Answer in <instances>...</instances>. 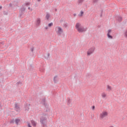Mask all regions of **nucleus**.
<instances>
[{
  "instance_id": "1",
  "label": "nucleus",
  "mask_w": 127,
  "mask_h": 127,
  "mask_svg": "<svg viewBox=\"0 0 127 127\" xmlns=\"http://www.w3.org/2000/svg\"><path fill=\"white\" fill-rule=\"evenodd\" d=\"M75 28L78 31V32H84L86 31V29L83 27V26L81 25L80 23H77L75 25Z\"/></svg>"
},
{
  "instance_id": "2",
  "label": "nucleus",
  "mask_w": 127,
  "mask_h": 127,
  "mask_svg": "<svg viewBox=\"0 0 127 127\" xmlns=\"http://www.w3.org/2000/svg\"><path fill=\"white\" fill-rule=\"evenodd\" d=\"M40 123L42 125V127H47V117L42 116L40 118Z\"/></svg>"
},
{
  "instance_id": "3",
  "label": "nucleus",
  "mask_w": 127,
  "mask_h": 127,
  "mask_svg": "<svg viewBox=\"0 0 127 127\" xmlns=\"http://www.w3.org/2000/svg\"><path fill=\"white\" fill-rule=\"evenodd\" d=\"M109 116V113L108 112L103 111L102 113H101L99 115V119L102 120H104L105 118H107Z\"/></svg>"
},
{
  "instance_id": "4",
  "label": "nucleus",
  "mask_w": 127,
  "mask_h": 127,
  "mask_svg": "<svg viewBox=\"0 0 127 127\" xmlns=\"http://www.w3.org/2000/svg\"><path fill=\"white\" fill-rule=\"evenodd\" d=\"M26 9V8H25V7H23V5H22V7H21L20 9V14H19V16L20 17H21V16H22L23 15V14H24V12H25V10Z\"/></svg>"
},
{
  "instance_id": "5",
  "label": "nucleus",
  "mask_w": 127,
  "mask_h": 127,
  "mask_svg": "<svg viewBox=\"0 0 127 127\" xmlns=\"http://www.w3.org/2000/svg\"><path fill=\"white\" fill-rule=\"evenodd\" d=\"M95 49H96L95 47H92L90 48L87 52V55L89 56V55H91V54H93V53H94V51H95Z\"/></svg>"
},
{
  "instance_id": "6",
  "label": "nucleus",
  "mask_w": 127,
  "mask_h": 127,
  "mask_svg": "<svg viewBox=\"0 0 127 127\" xmlns=\"http://www.w3.org/2000/svg\"><path fill=\"white\" fill-rule=\"evenodd\" d=\"M14 109H15V111L16 112H20V107L19 106V105L18 104H17V103H15L14 104Z\"/></svg>"
},
{
  "instance_id": "7",
  "label": "nucleus",
  "mask_w": 127,
  "mask_h": 127,
  "mask_svg": "<svg viewBox=\"0 0 127 127\" xmlns=\"http://www.w3.org/2000/svg\"><path fill=\"white\" fill-rule=\"evenodd\" d=\"M111 33H112V30L109 29L108 30L107 37L109 39H113V36L111 35Z\"/></svg>"
},
{
  "instance_id": "8",
  "label": "nucleus",
  "mask_w": 127,
  "mask_h": 127,
  "mask_svg": "<svg viewBox=\"0 0 127 127\" xmlns=\"http://www.w3.org/2000/svg\"><path fill=\"white\" fill-rule=\"evenodd\" d=\"M58 35H61L63 33V30H62V28L61 27H58V31L57 32Z\"/></svg>"
},
{
  "instance_id": "9",
  "label": "nucleus",
  "mask_w": 127,
  "mask_h": 127,
  "mask_svg": "<svg viewBox=\"0 0 127 127\" xmlns=\"http://www.w3.org/2000/svg\"><path fill=\"white\" fill-rule=\"evenodd\" d=\"M46 101V99L45 98H44L42 100V103H43V104H44V105H45V107L47 108H48V105H47V104L45 103Z\"/></svg>"
},
{
  "instance_id": "10",
  "label": "nucleus",
  "mask_w": 127,
  "mask_h": 127,
  "mask_svg": "<svg viewBox=\"0 0 127 127\" xmlns=\"http://www.w3.org/2000/svg\"><path fill=\"white\" fill-rule=\"evenodd\" d=\"M40 22H41V20H40V18H38L37 20V22L36 24V26H38L40 25Z\"/></svg>"
},
{
  "instance_id": "11",
  "label": "nucleus",
  "mask_w": 127,
  "mask_h": 127,
  "mask_svg": "<svg viewBox=\"0 0 127 127\" xmlns=\"http://www.w3.org/2000/svg\"><path fill=\"white\" fill-rule=\"evenodd\" d=\"M15 123L16 125L18 126L19 124L20 123V119H16L15 120Z\"/></svg>"
},
{
  "instance_id": "12",
  "label": "nucleus",
  "mask_w": 127,
  "mask_h": 127,
  "mask_svg": "<svg viewBox=\"0 0 127 127\" xmlns=\"http://www.w3.org/2000/svg\"><path fill=\"white\" fill-rule=\"evenodd\" d=\"M116 19L119 21V22H121L123 19V18L121 16H118L116 18Z\"/></svg>"
},
{
  "instance_id": "13",
  "label": "nucleus",
  "mask_w": 127,
  "mask_h": 127,
  "mask_svg": "<svg viewBox=\"0 0 127 127\" xmlns=\"http://www.w3.org/2000/svg\"><path fill=\"white\" fill-rule=\"evenodd\" d=\"M57 81H58V76H55L54 77V83H57Z\"/></svg>"
},
{
  "instance_id": "14",
  "label": "nucleus",
  "mask_w": 127,
  "mask_h": 127,
  "mask_svg": "<svg viewBox=\"0 0 127 127\" xmlns=\"http://www.w3.org/2000/svg\"><path fill=\"white\" fill-rule=\"evenodd\" d=\"M50 17V15L49 13H47L46 15V18L47 20H49V18Z\"/></svg>"
},
{
  "instance_id": "15",
  "label": "nucleus",
  "mask_w": 127,
  "mask_h": 127,
  "mask_svg": "<svg viewBox=\"0 0 127 127\" xmlns=\"http://www.w3.org/2000/svg\"><path fill=\"white\" fill-rule=\"evenodd\" d=\"M31 124L33 127H36V123L33 120L31 121Z\"/></svg>"
},
{
  "instance_id": "16",
  "label": "nucleus",
  "mask_w": 127,
  "mask_h": 127,
  "mask_svg": "<svg viewBox=\"0 0 127 127\" xmlns=\"http://www.w3.org/2000/svg\"><path fill=\"white\" fill-rule=\"evenodd\" d=\"M49 56H50V54L47 53V54H46V56H45V58L46 59H48L49 58Z\"/></svg>"
},
{
  "instance_id": "17",
  "label": "nucleus",
  "mask_w": 127,
  "mask_h": 127,
  "mask_svg": "<svg viewBox=\"0 0 127 127\" xmlns=\"http://www.w3.org/2000/svg\"><path fill=\"white\" fill-rule=\"evenodd\" d=\"M84 1V0H78L77 3L78 4H82V3Z\"/></svg>"
},
{
  "instance_id": "18",
  "label": "nucleus",
  "mask_w": 127,
  "mask_h": 127,
  "mask_svg": "<svg viewBox=\"0 0 127 127\" xmlns=\"http://www.w3.org/2000/svg\"><path fill=\"white\" fill-rule=\"evenodd\" d=\"M25 111H26V112H28L29 111V107H28V105H26L25 106Z\"/></svg>"
},
{
  "instance_id": "19",
  "label": "nucleus",
  "mask_w": 127,
  "mask_h": 127,
  "mask_svg": "<svg viewBox=\"0 0 127 127\" xmlns=\"http://www.w3.org/2000/svg\"><path fill=\"white\" fill-rule=\"evenodd\" d=\"M107 90L109 91H112V87L110 86V85H107Z\"/></svg>"
},
{
  "instance_id": "20",
  "label": "nucleus",
  "mask_w": 127,
  "mask_h": 127,
  "mask_svg": "<svg viewBox=\"0 0 127 127\" xmlns=\"http://www.w3.org/2000/svg\"><path fill=\"white\" fill-rule=\"evenodd\" d=\"M102 97L104 99V98H106L107 97V95L105 94V93H102Z\"/></svg>"
},
{
  "instance_id": "21",
  "label": "nucleus",
  "mask_w": 127,
  "mask_h": 127,
  "mask_svg": "<svg viewBox=\"0 0 127 127\" xmlns=\"http://www.w3.org/2000/svg\"><path fill=\"white\" fill-rule=\"evenodd\" d=\"M83 14H84V12L83 11H81L80 14H79L78 15L79 16H83Z\"/></svg>"
},
{
  "instance_id": "22",
  "label": "nucleus",
  "mask_w": 127,
  "mask_h": 127,
  "mask_svg": "<svg viewBox=\"0 0 127 127\" xmlns=\"http://www.w3.org/2000/svg\"><path fill=\"white\" fill-rule=\"evenodd\" d=\"M15 121L14 119H12L10 121V124H14Z\"/></svg>"
},
{
  "instance_id": "23",
  "label": "nucleus",
  "mask_w": 127,
  "mask_h": 127,
  "mask_svg": "<svg viewBox=\"0 0 127 127\" xmlns=\"http://www.w3.org/2000/svg\"><path fill=\"white\" fill-rule=\"evenodd\" d=\"M53 26V23L52 22L48 24L49 27H51V26Z\"/></svg>"
},
{
  "instance_id": "24",
  "label": "nucleus",
  "mask_w": 127,
  "mask_h": 127,
  "mask_svg": "<svg viewBox=\"0 0 127 127\" xmlns=\"http://www.w3.org/2000/svg\"><path fill=\"white\" fill-rule=\"evenodd\" d=\"M70 104H71V99H68L67 100V105H70Z\"/></svg>"
},
{
  "instance_id": "25",
  "label": "nucleus",
  "mask_w": 127,
  "mask_h": 127,
  "mask_svg": "<svg viewBox=\"0 0 127 127\" xmlns=\"http://www.w3.org/2000/svg\"><path fill=\"white\" fill-rule=\"evenodd\" d=\"M124 36H125V37H127V30H126L125 33H124Z\"/></svg>"
},
{
  "instance_id": "26",
  "label": "nucleus",
  "mask_w": 127,
  "mask_h": 127,
  "mask_svg": "<svg viewBox=\"0 0 127 127\" xmlns=\"http://www.w3.org/2000/svg\"><path fill=\"white\" fill-rule=\"evenodd\" d=\"M2 45H4V42H0V46H2Z\"/></svg>"
},
{
  "instance_id": "27",
  "label": "nucleus",
  "mask_w": 127,
  "mask_h": 127,
  "mask_svg": "<svg viewBox=\"0 0 127 127\" xmlns=\"http://www.w3.org/2000/svg\"><path fill=\"white\" fill-rule=\"evenodd\" d=\"M93 1L94 3H96V2H98V1H99V0H93Z\"/></svg>"
},
{
  "instance_id": "28",
  "label": "nucleus",
  "mask_w": 127,
  "mask_h": 127,
  "mask_svg": "<svg viewBox=\"0 0 127 127\" xmlns=\"http://www.w3.org/2000/svg\"><path fill=\"white\" fill-rule=\"evenodd\" d=\"M103 10H101V14H100V17H102L103 16Z\"/></svg>"
},
{
  "instance_id": "29",
  "label": "nucleus",
  "mask_w": 127,
  "mask_h": 127,
  "mask_svg": "<svg viewBox=\"0 0 127 127\" xmlns=\"http://www.w3.org/2000/svg\"><path fill=\"white\" fill-rule=\"evenodd\" d=\"M34 50V48H31V52H33Z\"/></svg>"
},
{
  "instance_id": "30",
  "label": "nucleus",
  "mask_w": 127,
  "mask_h": 127,
  "mask_svg": "<svg viewBox=\"0 0 127 127\" xmlns=\"http://www.w3.org/2000/svg\"><path fill=\"white\" fill-rule=\"evenodd\" d=\"M25 4V5H29V4H30V2H27Z\"/></svg>"
},
{
  "instance_id": "31",
  "label": "nucleus",
  "mask_w": 127,
  "mask_h": 127,
  "mask_svg": "<svg viewBox=\"0 0 127 127\" xmlns=\"http://www.w3.org/2000/svg\"><path fill=\"white\" fill-rule=\"evenodd\" d=\"M17 85H19L20 84H22V82H20V81H18L17 83Z\"/></svg>"
},
{
  "instance_id": "32",
  "label": "nucleus",
  "mask_w": 127,
  "mask_h": 127,
  "mask_svg": "<svg viewBox=\"0 0 127 127\" xmlns=\"http://www.w3.org/2000/svg\"><path fill=\"white\" fill-rule=\"evenodd\" d=\"M48 114H45V113H43V116H44V117H45V116H47Z\"/></svg>"
},
{
  "instance_id": "33",
  "label": "nucleus",
  "mask_w": 127,
  "mask_h": 127,
  "mask_svg": "<svg viewBox=\"0 0 127 127\" xmlns=\"http://www.w3.org/2000/svg\"><path fill=\"white\" fill-rule=\"evenodd\" d=\"M45 112H49V109H47L45 110Z\"/></svg>"
},
{
  "instance_id": "34",
  "label": "nucleus",
  "mask_w": 127,
  "mask_h": 127,
  "mask_svg": "<svg viewBox=\"0 0 127 127\" xmlns=\"http://www.w3.org/2000/svg\"><path fill=\"white\" fill-rule=\"evenodd\" d=\"M28 127H31V126H30V124H29V123H28Z\"/></svg>"
},
{
  "instance_id": "35",
  "label": "nucleus",
  "mask_w": 127,
  "mask_h": 127,
  "mask_svg": "<svg viewBox=\"0 0 127 127\" xmlns=\"http://www.w3.org/2000/svg\"><path fill=\"white\" fill-rule=\"evenodd\" d=\"M95 106H92V110L94 111V110H95Z\"/></svg>"
},
{
  "instance_id": "36",
  "label": "nucleus",
  "mask_w": 127,
  "mask_h": 127,
  "mask_svg": "<svg viewBox=\"0 0 127 127\" xmlns=\"http://www.w3.org/2000/svg\"><path fill=\"white\" fill-rule=\"evenodd\" d=\"M9 6H10L11 7V6H12V4H11V3H10L9 4Z\"/></svg>"
},
{
  "instance_id": "37",
  "label": "nucleus",
  "mask_w": 127,
  "mask_h": 127,
  "mask_svg": "<svg viewBox=\"0 0 127 127\" xmlns=\"http://www.w3.org/2000/svg\"><path fill=\"white\" fill-rule=\"evenodd\" d=\"M64 26L65 27H67V26H68V25L66 24H64Z\"/></svg>"
},
{
  "instance_id": "38",
  "label": "nucleus",
  "mask_w": 127,
  "mask_h": 127,
  "mask_svg": "<svg viewBox=\"0 0 127 127\" xmlns=\"http://www.w3.org/2000/svg\"><path fill=\"white\" fill-rule=\"evenodd\" d=\"M90 77H91V75L90 74H88L87 75V78H90Z\"/></svg>"
},
{
  "instance_id": "39",
  "label": "nucleus",
  "mask_w": 127,
  "mask_h": 127,
  "mask_svg": "<svg viewBox=\"0 0 127 127\" xmlns=\"http://www.w3.org/2000/svg\"><path fill=\"white\" fill-rule=\"evenodd\" d=\"M45 29H48V27H46L45 28Z\"/></svg>"
},
{
  "instance_id": "40",
  "label": "nucleus",
  "mask_w": 127,
  "mask_h": 127,
  "mask_svg": "<svg viewBox=\"0 0 127 127\" xmlns=\"http://www.w3.org/2000/svg\"><path fill=\"white\" fill-rule=\"evenodd\" d=\"M2 8V7L1 6H0V9H1Z\"/></svg>"
},
{
  "instance_id": "41",
  "label": "nucleus",
  "mask_w": 127,
  "mask_h": 127,
  "mask_svg": "<svg viewBox=\"0 0 127 127\" xmlns=\"http://www.w3.org/2000/svg\"><path fill=\"white\" fill-rule=\"evenodd\" d=\"M0 107H1V102H0Z\"/></svg>"
},
{
  "instance_id": "42",
  "label": "nucleus",
  "mask_w": 127,
  "mask_h": 127,
  "mask_svg": "<svg viewBox=\"0 0 127 127\" xmlns=\"http://www.w3.org/2000/svg\"><path fill=\"white\" fill-rule=\"evenodd\" d=\"M73 15H74V16H76V14H74Z\"/></svg>"
},
{
  "instance_id": "43",
  "label": "nucleus",
  "mask_w": 127,
  "mask_h": 127,
  "mask_svg": "<svg viewBox=\"0 0 127 127\" xmlns=\"http://www.w3.org/2000/svg\"><path fill=\"white\" fill-rule=\"evenodd\" d=\"M28 9H30V7H28Z\"/></svg>"
},
{
  "instance_id": "44",
  "label": "nucleus",
  "mask_w": 127,
  "mask_h": 127,
  "mask_svg": "<svg viewBox=\"0 0 127 127\" xmlns=\"http://www.w3.org/2000/svg\"><path fill=\"white\" fill-rule=\"evenodd\" d=\"M4 14H5L6 15H7V13H5Z\"/></svg>"
},
{
  "instance_id": "45",
  "label": "nucleus",
  "mask_w": 127,
  "mask_h": 127,
  "mask_svg": "<svg viewBox=\"0 0 127 127\" xmlns=\"http://www.w3.org/2000/svg\"><path fill=\"white\" fill-rule=\"evenodd\" d=\"M55 11H57V9H55Z\"/></svg>"
},
{
  "instance_id": "46",
  "label": "nucleus",
  "mask_w": 127,
  "mask_h": 127,
  "mask_svg": "<svg viewBox=\"0 0 127 127\" xmlns=\"http://www.w3.org/2000/svg\"><path fill=\"white\" fill-rule=\"evenodd\" d=\"M41 0H38V1H40Z\"/></svg>"
},
{
  "instance_id": "47",
  "label": "nucleus",
  "mask_w": 127,
  "mask_h": 127,
  "mask_svg": "<svg viewBox=\"0 0 127 127\" xmlns=\"http://www.w3.org/2000/svg\"><path fill=\"white\" fill-rule=\"evenodd\" d=\"M2 47H3V48L4 47H3V46H2Z\"/></svg>"
}]
</instances>
